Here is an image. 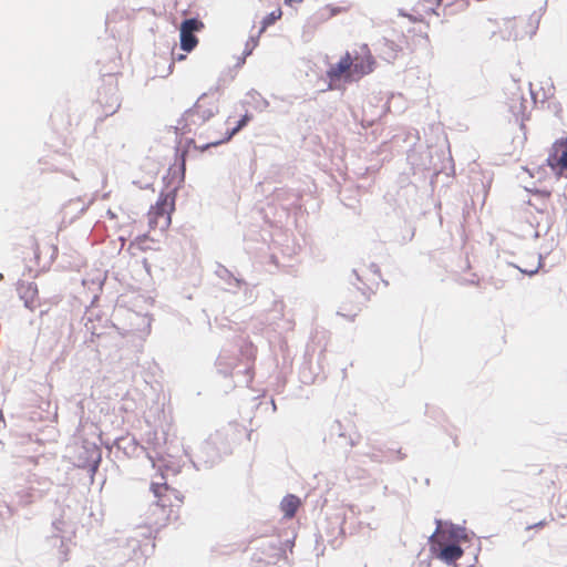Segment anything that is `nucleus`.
I'll list each match as a JSON object with an SVG mask.
<instances>
[{
	"label": "nucleus",
	"instance_id": "nucleus-1",
	"mask_svg": "<svg viewBox=\"0 0 567 567\" xmlns=\"http://www.w3.org/2000/svg\"><path fill=\"white\" fill-rule=\"evenodd\" d=\"M231 452L229 430L221 429L210 434L197 449L194 454H189L184 447L185 455L189 458L196 471L209 470L218 464L224 455Z\"/></svg>",
	"mask_w": 567,
	"mask_h": 567
},
{
	"label": "nucleus",
	"instance_id": "nucleus-2",
	"mask_svg": "<svg viewBox=\"0 0 567 567\" xmlns=\"http://www.w3.org/2000/svg\"><path fill=\"white\" fill-rule=\"evenodd\" d=\"M185 181V153L182 154L179 166L174 169L169 184L172 187L166 192H161L155 205L151 206L148 212V224L151 228H161L165 230L169 227L171 215L175 209V199L178 188Z\"/></svg>",
	"mask_w": 567,
	"mask_h": 567
},
{
	"label": "nucleus",
	"instance_id": "nucleus-3",
	"mask_svg": "<svg viewBox=\"0 0 567 567\" xmlns=\"http://www.w3.org/2000/svg\"><path fill=\"white\" fill-rule=\"evenodd\" d=\"M143 454L150 460L153 467L158 466L159 470L172 471L177 474L181 466L175 464L171 446L167 442V433L165 431H150L145 434V444L142 445Z\"/></svg>",
	"mask_w": 567,
	"mask_h": 567
},
{
	"label": "nucleus",
	"instance_id": "nucleus-4",
	"mask_svg": "<svg viewBox=\"0 0 567 567\" xmlns=\"http://www.w3.org/2000/svg\"><path fill=\"white\" fill-rule=\"evenodd\" d=\"M435 524L436 528L434 533L429 537L431 553L445 564H453L454 567H475V564L477 561V555L478 551L481 550L480 540L477 539V547L473 551L472 563H470L466 566H462L461 564H456V560L461 558L462 555L464 554L463 548L460 546V544L456 543L441 542V537L443 536V522L441 519H435Z\"/></svg>",
	"mask_w": 567,
	"mask_h": 567
},
{
	"label": "nucleus",
	"instance_id": "nucleus-5",
	"mask_svg": "<svg viewBox=\"0 0 567 567\" xmlns=\"http://www.w3.org/2000/svg\"><path fill=\"white\" fill-rule=\"evenodd\" d=\"M162 481H153L150 491L153 493L154 502L148 508V523L155 526H163L169 519L172 513L171 494H176L174 488H171L162 474Z\"/></svg>",
	"mask_w": 567,
	"mask_h": 567
},
{
	"label": "nucleus",
	"instance_id": "nucleus-6",
	"mask_svg": "<svg viewBox=\"0 0 567 567\" xmlns=\"http://www.w3.org/2000/svg\"><path fill=\"white\" fill-rule=\"evenodd\" d=\"M117 549L114 553L116 565L135 564L140 566L145 563L148 538L142 542L137 536H127L117 540Z\"/></svg>",
	"mask_w": 567,
	"mask_h": 567
},
{
	"label": "nucleus",
	"instance_id": "nucleus-7",
	"mask_svg": "<svg viewBox=\"0 0 567 567\" xmlns=\"http://www.w3.org/2000/svg\"><path fill=\"white\" fill-rule=\"evenodd\" d=\"M102 461V451L99 445L90 441H83L74 449L73 464L80 468H86L93 475Z\"/></svg>",
	"mask_w": 567,
	"mask_h": 567
},
{
	"label": "nucleus",
	"instance_id": "nucleus-8",
	"mask_svg": "<svg viewBox=\"0 0 567 567\" xmlns=\"http://www.w3.org/2000/svg\"><path fill=\"white\" fill-rule=\"evenodd\" d=\"M503 27L499 25V21L488 18L484 24L483 29L491 30V38L499 34L503 40H517L519 34L515 27L514 18H504Z\"/></svg>",
	"mask_w": 567,
	"mask_h": 567
},
{
	"label": "nucleus",
	"instance_id": "nucleus-9",
	"mask_svg": "<svg viewBox=\"0 0 567 567\" xmlns=\"http://www.w3.org/2000/svg\"><path fill=\"white\" fill-rule=\"evenodd\" d=\"M547 164L554 171L558 169L560 173L567 171V138H561L553 144Z\"/></svg>",
	"mask_w": 567,
	"mask_h": 567
},
{
	"label": "nucleus",
	"instance_id": "nucleus-10",
	"mask_svg": "<svg viewBox=\"0 0 567 567\" xmlns=\"http://www.w3.org/2000/svg\"><path fill=\"white\" fill-rule=\"evenodd\" d=\"M65 522L58 519L52 523L53 534L50 537V540L53 546L59 547V553L61 555V560H66V555L69 551L68 542H70V530L65 529Z\"/></svg>",
	"mask_w": 567,
	"mask_h": 567
},
{
	"label": "nucleus",
	"instance_id": "nucleus-11",
	"mask_svg": "<svg viewBox=\"0 0 567 567\" xmlns=\"http://www.w3.org/2000/svg\"><path fill=\"white\" fill-rule=\"evenodd\" d=\"M215 275L225 284V290L236 293L243 287L247 288L248 284L239 277H236L224 265L217 264Z\"/></svg>",
	"mask_w": 567,
	"mask_h": 567
},
{
	"label": "nucleus",
	"instance_id": "nucleus-12",
	"mask_svg": "<svg viewBox=\"0 0 567 567\" xmlns=\"http://www.w3.org/2000/svg\"><path fill=\"white\" fill-rule=\"evenodd\" d=\"M42 497V491L31 484L16 486L12 491V502L18 505H29Z\"/></svg>",
	"mask_w": 567,
	"mask_h": 567
},
{
	"label": "nucleus",
	"instance_id": "nucleus-13",
	"mask_svg": "<svg viewBox=\"0 0 567 567\" xmlns=\"http://www.w3.org/2000/svg\"><path fill=\"white\" fill-rule=\"evenodd\" d=\"M206 95H207V93H203L199 96V99L197 100V102L195 103V105L192 109H188L184 113L186 121H188L189 118H193L194 116H198V118L200 120L199 123H204V122L208 121L209 118H212L218 112L217 105H212L208 109H203V105L200 104V102L204 100V97ZM192 122L194 124H196L195 120H192Z\"/></svg>",
	"mask_w": 567,
	"mask_h": 567
},
{
	"label": "nucleus",
	"instance_id": "nucleus-14",
	"mask_svg": "<svg viewBox=\"0 0 567 567\" xmlns=\"http://www.w3.org/2000/svg\"><path fill=\"white\" fill-rule=\"evenodd\" d=\"M18 293L27 308L33 310L37 307L38 286L35 282H21L18 286Z\"/></svg>",
	"mask_w": 567,
	"mask_h": 567
},
{
	"label": "nucleus",
	"instance_id": "nucleus-15",
	"mask_svg": "<svg viewBox=\"0 0 567 567\" xmlns=\"http://www.w3.org/2000/svg\"><path fill=\"white\" fill-rule=\"evenodd\" d=\"M251 120V115L249 113H245L237 122V124L230 128V130H227V132L225 133V136L221 138V140H218V141H214V142H209L207 144H205L203 147H202V151H205V150H208L209 147H213V146H218L223 143H226L228 141L231 140V137L237 134L241 128H244L248 122Z\"/></svg>",
	"mask_w": 567,
	"mask_h": 567
},
{
	"label": "nucleus",
	"instance_id": "nucleus-16",
	"mask_svg": "<svg viewBox=\"0 0 567 567\" xmlns=\"http://www.w3.org/2000/svg\"><path fill=\"white\" fill-rule=\"evenodd\" d=\"M237 367V359L227 351H221L216 360L217 371L224 377L233 375Z\"/></svg>",
	"mask_w": 567,
	"mask_h": 567
},
{
	"label": "nucleus",
	"instance_id": "nucleus-17",
	"mask_svg": "<svg viewBox=\"0 0 567 567\" xmlns=\"http://www.w3.org/2000/svg\"><path fill=\"white\" fill-rule=\"evenodd\" d=\"M115 445L130 457H138L143 454L142 445H140L134 437H120L115 441Z\"/></svg>",
	"mask_w": 567,
	"mask_h": 567
},
{
	"label": "nucleus",
	"instance_id": "nucleus-18",
	"mask_svg": "<svg viewBox=\"0 0 567 567\" xmlns=\"http://www.w3.org/2000/svg\"><path fill=\"white\" fill-rule=\"evenodd\" d=\"M111 93L110 99L103 101L102 93H99V102L103 105V111L106 116L113 115L121 106L120 97L116 94L115 87H109Z\"/></svg>",
	"mask_w": 567,
	"mask_h": 567
},
{
	"label": "nucleus",
	"instance_id": "nucleus-19",
	"mask_svg": "<svg viewBox=\"0 0 567 567\" xmlns=\"http://www.w3.org/2000/svg\"><path fill=\"white\" fill-rule=\"evenodd\" d=\"M352 65V59L349 53L340 59L338 63L332 65L327 72L331 80L339 79L346 71L350 70Z\"/></svg>",
	"mask_w": 567,
	"mask_h": 567
},
{
	"label": "nucleus",
	"instance_id": "nucleus-20",
	"mask_svg": "<svg viewBox=\"0 0 567 567\" xmlns=\"http://www.w3.org/2000/svg\"><path fill=\"white\" fill-rule=\"evenodd\" d=\"M300 505V499L296 495L288 494L286 495L281 503L280 508L285 515V517L291 518L295 516L298 507Z\"/></svg>",
	"mask_w": 567,
	"mask_h": 567
},
{
	"label": "nucleus",
	"instance_id": "nucleus-21",
	"mask_svg": "<svg viewBox=\"0 0 567 567\" xmlns=\"http://www.w3.org/2000/svg\"><path fill=\"white\" fill-rule=\"evenodd\" d=\"M374 60L371 55L367 58L358 59L352 61L351 70L353 73L359 75H365L373 71Z\"/></svg>",
	"mask_w": 567,
	"mask_h": 567
},
{
	"label": "nucleus",
	"instance_id": "nucleus-22",
	"mask_svg": "<svg viewBox=\"0 0 567 567\" xmlns=\"http://www.w3.org/2000/svg\"><path fill=\"white\" fill-rule=\"evenodd\" d=\"M381 53L388 61L394 60L401 51V47L392 40L384 38L382 40Z\"/></svg>",
	"mask_w": 567,
	"mask_h": 567
},
{
	"label": "nucleus",
	"instance_id": "nucleus-23",
	"mask_svg": "<svg viewBox=\"0 0 567 567\" xmlns=\"http://www.w3.org/2000/svg\"><path fill=\"white\" fill-rule=\"evenodd\" d=\"M198 44V39L194 33L187 31H179V45L185 52H192Z\"/></svg>",
	"mask_w": 567,
	"mask_h": 567
},
{
	"label": "nucleus",
	"instance_id": "nucleus-24",
	"mask_svg": "<svg viewBox=\"0 0 567 567\" xmlns=\"http://www.w3.org/2000/svg\"><path fill=\"white\" fill-rule=\"evenodd\" d=\"M247 97L249 99V103L252 104L254 109L262 112L267 110L269 106V102L256 90L251 89L247 93Z\"/></svg>",
	"mask_w": 567,
	"mask_h": 567
},
{
	"label": "nucleus",
	"instance_id": "nucleus-25",
	"mask_svg": "<svg viewBox=\"0 0 567 567\" xmlns=\"http://www.w3.org/2000/svg\"><path fill=\"white\" fill-rule=\"evenodd\" d=\"M449 538L451 539L450 543H456L464 542L468 539V535L465 527L454 525L452 523L449 524Z\"/></svg>",
	"mask_w": 567,
	"mask_h": 567
},
{
	"label": "nucleus",
	"instance_id": "nucleus-26",
	"mask_svg": "<svg viewBox=\"0 0 567 567\" xmlns=\"http://www.w3.org/2000/svg\"><path fill=\"white\" fill-rule=\"evenodd\" d=\"M414 235H415L414 226L411 223L405 220L404 221V230H402L398 235H394L393 240L403 245V244L411 241L413 239Z\"/></svg>",
	"mask_w": 567,
	"mask_h": 567
},
{
	"label": "nucleus",
	"instance_id": "nucleus-27",
	"mask_svg": "<svg viewBox=\"0 0 567 567\" xmlns=\"http://www.w3.org/2000/svg\"><path fill=\"white\" fill-rule=\"evenodd\" d=\"M204 28V23L197 18L184 19L181 23L179 31H187V33H196Z\"/></svg>",
	"mask_w": 567,
	"mask_h": 567
},
{
	"label": "nucleus",
	"instance_id": "nucleus-28",
	"mask_svg": "<svg viewBox=\"0 0 567 567\" xmlns=\"http://www.w3.org/2000/svg\"><path fill=\"white\" fill-rule=\"evenodd\" d=\"M267 548L271 551L270 555L277 559H286V549L281 546V539L276 538L267 542Z\"/></svg>",
	"mask_w": 567,
	"mask_h": 567
},
{
	"label": "nucleus",
	"instance_id": "nucleus-29",
	"mask_svg": "<svg viewBox=\"0 0 567 567\" xmlns=\"http://www.w3.org/2000/svg\"><path fill=\"white\" fill-rule=\"evenodd\" d=\"M282 16V11L280 9L274 10L268 13L261 21V27L258 31V37L261 35L266 31V29L272 25L277 20H279Z\"/></svg>",
	"mask_w": 567,
	"mask_h": 567
},
{
	"label": "nucleus",
	"instance_id": "nucleus-30",
	"mask_svg": "<svg viewBox=\"0 0 567 567\" xmlns=\"http://www.w3.org/2000/svg\"><path fill=\"white\" fill-rule=\"evenodd\" d=\"M546 7H547V0H545L543 7L539 9V12H534L533 14H530L529 24L533 25V28L530 30V35L535 34L536 30L538 29L540 18L544 14V12L546 11Z\"/></svg>",
	"mask_w": 567,
	"mask_h": 567
},
{
	"label": "nucleus",
	"instance_id": "nucleus-31",
	"mask_svg": "<svg viewBox=\"0 0 567 567\" xmlns=\"http://www.w3.org/2000/svg\"><path fill=\"white\" fill-rule=\"evenodd\" d=\"M338 11H339V9L326 7L317 12V18L320 21H324V20H328V19L332 18L333 16H336L338 13Z\"/></svg>",
	"mask_w": 567,
	"mask_h": 567
},
{
	"label": "nucleus",
	"instance_id": "nucleus-32",
	"mask_svg": "<svg viewBox=\"0 0 567 567\" xmlns=\"http://www.w3.org/2000/svg\"><path fill=\"white\" fill-rule=\"evenodd\" d=\"M337 435L338 437L346 439V433L340 421L334 420L330 426V435Z\"/></svg>",
	"mask_w": 567,
	"mask_h": 567
},
{
	"label": "nucleus",
	"instance_id": "nucleus-33",
	"mask_svg": "<svg viewBox=\"0 0 567 567\" xmlns=\"http://www.w3.org/2000/svg\"><path fill=\"white\" fill-rule=\"evenodd\" d=\"M258 34L249 38V40L246 42V48L244 50L245 56H248L252 53V50L258 45Z\"/></svg>",
	"mask_w": 567,
	"mask_h": 567
},
{
	"label": "nucleus",
	"instance_id": "nucleus-34",
	"mask_svg": "<svg viewBox=\"0 0 567 567\" xmlns=\"http://www.w3.org/2000/svg\"><path fill=\"white\" fill-rule=\"evenodd\" d=\"M281 546L285 547L286 551H292V548L295 546V536L291 538H287L285 540H281Z\"/></svg>",
	"mask_w": 567,
	"mask_h": 567
},
{
	"label": "nucleus",
	"instance_id": "nucleus-35",
	"mask_svg": "<svg viewBox=\"0 0 567 567\" xmlns=\"http://www.w3.org/2000/svg\"><path fill=\"white\" fill-rule=\"evenodd\" d=\"M512 87L515 89L517 92H514L513 93V101H518V100H523V96H522V93H520V90L519 87L517 86V83L515 80L512 81Z\"/></svg>",
	"mask_w": 567,
	"mask_h": 567
},
{
	"label": "nucleus",
	"instance_id": "nucleus-36",
	"mask_svg": "<svg viewBox=\"0 0 567 567\" xmlns=\"http://www.w3.org/2000/svg\"><path fill=\"white\" fill-rule=\"evenodd\" d=\"M358 437L359 436L354 437V436H351V435L350 436L346 435L344 440L347 441V444H349L350 447H353V446H355L358 444Z\"/></svg>",
	"mask_w": 567,
	"mask_h": 567
},
{
	"label": "nucleus",
	"instance_id": "nucleus-37",
	"mask_svg": "<svg viewBox=\"0 0 567 567\" xmlns=\"http://www.w3.org/2000/svg\"><path fill=\"white\" fill-rule=\"evenodd\" d=\"M250 371V365L248 363L244 364V368L241 370H237L235 371V375H238V374H248Z\"/></svg>",
	"mask_w": 567,
	"mask_h": 567
},
{
	"label": "nucleus",
	"instance_id": "nucleus-38",
	"mask_svg": "<svg viewBox=\"0 0 567 567\" xmlns=\"http://www.w3.org/2000/svg\"><path fill=\"white\" fill-rule=\"evenodd\" d=\"M515 268H517L522 274H525V275H528V276H534L537 271H538V267L535 268V269H532V270H527V269H522L517 266H514Z\"/></svg>",
	"mask_w": 567,
	"mask_h": 567
},
{
	"label": "nucleus",
	"instance_id": "nucleus-39",
	"mask_svg": "<svg viewBox=\"0 0 567 567\" xmlns=\"http://www.w3.org/2000/svg\"><path fill=\"white\" fill-rule=\"evenodd\" d=\"M357 289L368 299L370 289L368 287H357Z\"/></svg>",
	"mask_w": 567,
	"mask_h": 567
},
{
	"label": "nucleus",
	"instance_id": "nucleus-40",
	"mask_svg": "<svg viewBox=\"0 0 567 567\" xmlns=\"http://www.w3.org/2000/svg\"><path fill=\"white\" fill-rule=\"evenodd\" d=\"M545 525H546V522H545V520H540V522H538V523H536V524L529 525V526L527 527V529H532V528H539V527H543V526H545Z\"/></svg>",
	"mask_w": 567,
	"mask_h": 567
},
{
	"label": "nucleus",
	"instance_id": "nucleus-41",
	"mask_svg": "<svg viewBox=\"0 0 567 567\" xmlns=\"http://www.w3.org/2000/svg\"><path fill=\"white\" fill-rule=\"evenodd\" d=\"M465 282L470 285H478L480 280L476 278L475 275H473L472 279L466 280Z\"/></svg>",
	"mask_w": 567,
	"mask_h": 567
},
{
	"label": "nucleus",
	"instance_id": "nucleus-42",
	"mask_svg": "<svg viewBox=\"0 0 567 567\" xmlns=\"http://www.w3.org/2000/svg\"><path fill=\"white\" fill-rule=\"evenodd\" d=\"M370 269L373 274H379L380 272V269H379V266L377 264H371L370 265Z\"/></svg>",
	"mask_w": 567,
	"mask_h": 567
},
{
	"label": "nucleus",
	"instance_id": "nucleus-43",
	"mask_svg": "<svg viewBox=\"0 0 567 567\" xmlns=\"http://www.w3.org/2000/svg\"><path fill=\"white\" fill-rule=\"evenodd\" d=\"M247 56H245V53H243V56L240 59H238V62H237V65L240 66L241 64L245 63V60H246Z\"/></svg>",
	"mask_w": 567,
	"mask_h": 567
},
{
	"label": "nucleus",
	"instance_id": "nucleus-44",
	"mask_svg": "<svg viewBox=\"0 0 567 567\" xmlns=\"http://www.w3.org/2000/svg\"><path fill=\"white\" fill-rule=\"evenodd\" d=\"M364 455L370 456L372 461L379 462L378 455L375 454L364 453Z\"/></svg>",
	"mask_w": 567,
	"mask_h": 567
},
{
	"label": "nucleus",
	"instance_id": "nucleus-45",
	"mask_svg": "<svg viewBox=\"0 0 567 567\" xmlns=\"http://www.w3.org/2000/svg\"><path fill=\"white\" fill-rule=\"evenodd\" d=\"M270 403H271L272 412H275V411L277 410V406H276L275 400H274V399H271V400H270Z\"/></svg>",
	"mask_w": 567,
	"mask_h": 567
},
{
	"label": "nucleus",
	"instance_id": "nucleus-46",
	"mask_svg": "<svg viewBox=\"0 0 567 567\" xmlns=\"http://www.w3.org/2000/svg\"><path fill=\"white\" fill-rule=\"evenodd\" d=\"M254 355V351H252V347L250 346L249 347V357H252Z\"/></svg>",
	"mask_w": 567,
	"mask_h": 567
},
{
	"label": "nucleus",
	"instance_id": "nucleus-47",
	"mask_svg": "<svg viewBox=\"0 0 567 567\" xmlns=\"http://www.w3.org/2000/svg\"><path fill=\"white\" fill-rule=\"evenodd\" d=\"M0 422H4L2 411L0 410Z\"/></svg>",
	"mask_w": 567,
	"mask_h": 567
},
{
	"label": "nucleus",
	"instance_id": "nucleus-48",
	"mask_svg": "<svg viewBox=\"0 0 567 567\" xmlns=\"http://www.w3.org/2000/svg\"><path fill=\"white\" fill-rule=\"evenodd\" d=\"M542 194L545 195V196H549L550 195V193L547 192V190H543Z\"/></svg>",
	"mask_w": 567,
	"mask_h": 567
},
{
	"label": "nucleus",
	"instance_id": "nucleus-49",
	"mask_svg": "<svg viewBox=\"0 0 567 567\" xmlns=\"http://www.w3.org/2000/svg\"><path fill=\"white\" fill-rule=\"evenodd\" d=\"M353 275L355 276L357 280L360 281V277L358 276L357 270H353Z\"/></svg>",
	"mask_w": 567,
	"mask_h": 567
},
{
	"label": "nucleus",
	"instance_id": "nucleus-50",
	"mask_svg": "<svg viewBox=\"0 0 567 567\" xmlns=\"http://www.w3.org/2000/svg\"><path fill=\"white\" fill-rule=\"evenodd\" d=\"M398 453H399V457H400V460L404 458V456H405V455H404V454H402V453H401V451H399Z\"/></svg>",
	"mask_w": 567,
	"mask_h": 567
},
{
	"label": "nucleus",
	"instance_id": "nucleus-51",
	"mask_svg": "<svg viewBox=\"0 0 567 567\" xmlns=\"http://www.w3.org/2000/svg\"><path fill=\"white\" fill-rule=\"evenodd\" d=\"M85 328H86L87 331L91 330V327L89 326V322L85 323Z\"/></svg>",
	"mask_w": 567,
	"mask_h": 567
},
{
	"label": "nucleus",
	"instance_id": "nucleus-52",
	"mask_svg": "<svg viewBox=\"0 0 567 567\" xmlns=\"http://www.w3.org/2000/svg\"><path fill=\"white\" fill-rule=\"evenodd\" d=\"M183 59H185V55H183V54L178 55V58H177V60H183Z\"/></svg>",
	"mask_w": 567,
	"mask_h": 567
},
{
	"label": "nucleus",
	"instance_id": "nucleus-53",
	"mask_svg": "<svg viewBox=\"0 0 567 567\" xmlns=\"http://www.w3.org/2000/svg\"><path fill=\"white\" fill-rule=\"evenodd\" d=\"M107 214H109V216H111L112 218L114 217V214H113L111 210H109V212H107Z\"/></svg>",
	"mask_w": 567,
	"mask_h": 567
},
{
	"label": "nucleus",
	"instance_id": "nucleus-54",
	"mask_svg": "<svg viewBox=\"0 0 567 567\" xmlns=\"http://www.w3.org/2000/svg\"><path fill=\"white\" fill-rule=\"evenodd\" d=\"M452 3L451 2H446L445 7H451Z\"/></svg>",
	"mask_w": 567,
	"mask_h": 567
},
{
	"label": "nucleus",
	"instance_id": "nucleus-55",
	"mask_svg": "<svg viewBox=\"0 0 567 567\" xmlns=\"http://www.w3.org/2000/svg\"><path fill=\"white\" fill-rule=\"evenodd\" d=\"M2 278H3V275H2V274H0V280H1Z\"/></svg>",
	"mask_w": 567,
	"mask_h": 567
},
{
	"label": "nucleus",
	"instance_id": "nucleus-56",
	"mask_svg": "<svg viewBox=\"0 0 567 567\" xmlns=\"http://www.w3.org/2000/svg\"><path fill=\"white\" fill-rule=\"evenodd\" d=\"M439 2H440V3H443V2H444V0H439Z\"/></svg>",
	"mask_w": 567,
	"mask_h": 567
}]
</instances>
